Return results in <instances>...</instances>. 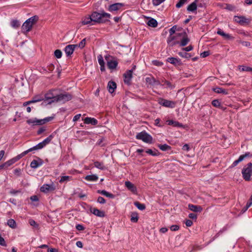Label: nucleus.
Returning a JSON list of instances; mask_svg holds the SVG:
<instances>
[{
	"instance_id": "1",
	"label": "nucleus",
	"mask_w": 252,
	"mask_h": 252,
	"mask_svg": "<svg viewBox=\"0 0 252 252\" xmlns=\"http://www.w3.org/2000/svg\"><path fill=\"white\" fill-rule=\"evenodd\" d=\"M63 97V95L62 94H59L57 90H53L45 94V99L42 104L43 105L50 104L52 102L61 100Z\"/></svg>"
},
{
	"instance_id": "2",
	"label": "nucleus",
	"mask_w": 252,
	"mask_h": 252,
	"mask_svg": "<svg viewBox=\"0 0 252 252\" xmlns=\"http://www.w3.org/2000/svg\"><path fill=\"white\" fill-rule=\"evenodd\" d=\"M93 22L97 23H106L109 21L111 15L106 12L98 13L94 12L91 15Z\"/></svg>"
},
{
	"instance_id": "3",
	"label": "nucleus",
	"mask_w": 252,
	"mask_h": 252,
	"mask_svg": "<svg viewBox=\"0 0 252 252\" xmlns=\"http://www.w3.org/2000/svg\"><path fill=\"white\" fill-rule=\"evenodd\" d=\"M38 17L34 16L27 20L22 26V30L24 32H27L30 31L33 25L38 21Z\"/></svg>"
},
{
	"instance_id": "4",
	"label": "nucleus",
	"mask_w": 252,
	"mask_h": 252,
	"mask_svg": "<svg viewBox=\"0 0 252 252\" xmlns=\"http://www.w3.org/2000/svg\"><path fill=\"white\" fill-rule=\"evenodd\" d=\"M242 176L246 181H250L251 180L252 175V163L249 162L245 165L242 170Z\"/></svg>"
},
{
	"instance_id": "5",
	"label": "nucleus",
	"mask_w": 252,
	"mask_h": 252,
	"mask_svg": "<svg viewBox=\"0 0 252 252\" xmlns=\"http://www.w3.org/2000/svg\"><path fill=\"white\" fill-rule=\"evenodd\" d=\"M53 119V117H47L43 119H37L36 118L29 119L27 123L32 126L42 125Z\"/></svg>"
},
{
	"instance_id": "6",
	"label": "nucleus",
	"mask_w": 252,
	"mask_h": 252,
	"mask_svg": "<svg viewBox=\"0 0 252 252\" xmlns=\"http://www.w3.org/2000/svg\"><path fill=\"white\" fill-rule=\"evenodd\" d=\"M136 138L149 144L152 143L153 141L152 137L145 131L137 133L136 136Z\"/></svg>"
},
{
	"instance_id": "7",
	"label": "nucleus",
	"mask_w": 252,
	"mask_h": 252,
	"mask_svg": "<svg viewBox=\"0 0 252 252\" xmlns=\"http://www.w3.org/2000/svg\"><path fill=\"white\" fill-rule=\"evenodd\" d=\"M26 155H27L26 152H24L21 154L17 156L16 157L10 159V160L7 161L6 162H4L3 165L5 168H7L9 166H11L13 164H14L15 162L17 161L18 160H19L20 158H21L22 157L25 156Z\"/></svg>"
},
{
	"instance_id": "8",
	"label": "nucleus",
	"mask_w": 252,
	"mask_h": 252,
	"mask_svg": "<svg viewBox=\"0 0 252 252\" xmlns=\"http://www.w3.org/2000/svg\"><path fill=\"white\" fill-rule=\"evenodd\" d=\"M135 66L133 67V68L130 70H128L126 71V72L124 74V82L126 84H129L130 82L131 78L132 77V72L133 70L135 69Z\"/></svg>"
},
{
	"instance_id": "9",
	"label": "nucleus",
	"mask_w": 252,
	"mask_h": 252,
	"mask_svg": "<svg viewBox=\"0 0 252 252\" xmlns=\"http://www.w3.org/2000/svg\"><path fill=\"white\" fill-rule=\"evenodd\" d=\"M124 5L125 4L123 3H116L109 5L108 10L112 12L117 11L121 9Z\"/></svg>"
},
{
	"instance_id": "10",
	"label": "nucleus",
	"mask_w": 252,
	"mask_h": 252,
	"mask_svg": "<svg viewBox=\"0 0 252 252\" xmlns=\"http://www.w3.org/2000/svg\"><path fill=\"white\" fill-rule=\"evenodd\" d=\"M77 46V45H68L66 46L64 49V51L67 57H70L73 54L75 48Z\"/></svg>"
},
{
	"instance_id": "11",
	"label": "nucleus",
	"mask_w": 252,
	"mask_h": 252,
	"mask_svg": "<svg viewBox=\"0 0 252 252\" xmlns=\"http://www.w3.org/2000/svg\"><path fill=\"white\" fill-rule=\"evenodd\" d=\"M55 189V188L53 184L50 185L45 184L41 187L40 190L43 192L47 193L54 190Z\"/></svg>"
},
{
	"instance_id": "12",
	"label": "nucleus",
	"mask_w": 252,
	"mask_h": 252,
	"mask_svg": "<svg viewBox=\"0 0 252 252\" xmlns=\"http://www.w3.org/2000/svg\"><path fill=\"white\" fill-rule=\"evenodd\" d=\"M159 103L163 106L169 108H174L176 105V102L173 101L163 99H161Z\"/></svg>"
},
{
	"instance_id": "13",
	"label": "nucleus",
	"mask_w": 252,
	"mask_h": 252,
	"mask_svg": "<svg viewBox=\"0 0 252 252\" xmlns=\"http://www.w3.org/2000/svg\"><path fill=\"white\" fill-rule=\"evenodd\" d=\"M109 57L106 56L105 59L107 61V66L110 69H114L116 68L118 65V62L115 60H109Z\"/></svg>"
},
{
	"instance_id": "14",
	"label": "nucleus",
	"mask_w": 252,
	"mask_h": 252,
	"mask_svg": "<svg viewBox=\"0 0 252 252\" xmlns=\"http://www.w3.org/2000/svg\"><path fill=\"white\" fill-rule=\"evenodd\" d=\"M125 185L126 188L133 193H137V188L130 181H126L125 183Z\"/></svg>"
},
{
	"instance_id": "15",
	"label": "nucleus",
	"mask_w": 252,
	"mask_h": 252,
	"mask_svg": "<svg viewBox=\"0 0 252 252\" xmlns=\"http://www.w3.org/2000/svg\"><path fill=\"white\" fill-rule=\"evenodd\" d=\"M145 80L146 83L151 86H153L154 85H160V82L156 80L153 76L146 77Z\"/></svg>"
},
{
	"instance_id": "16",
	"label": "nucleus",
	"mask_w": 252,
	"mask_h": 252,
	"mask_svg": "<svg viewBox=\"0 0 252 252\" xmlns=\"http://www.w3.org/2000/svg\"><path fill=\"white\" fill-rule=\"evenodd\" d=\"M234 20L235 22L241 25H244L245 24L248 23L247 19L244 16H235L234 17Z\"/></svg>"
},
{
	"instance_id": "17",
	"label": "nucleus",
	"mask_w": 252,
	"mask_h": 252,
	"mask_svg": "<svg viewBox=\"0 0 252 252\" xmlns=\"http://www.w3.org/2000/svg\"><path fill=\"white\" fill-rule=\"evenodd\" d=\"M250 156V153H246L245 154L240 156L237 160H235L233 162V163L231 165V167H234L236 166L239 162L242 161L245 158Z\"/></svg>"
},
{
	"instance_id": "18",
	"label": "nucleus",
	"mask_w": 252,
	"mask_h": 252,
	"mask_svg": "<svg viewBox=\"0 0 252 252\" xmlns=\"http://www.w3.org/2000/svg\"><path fill=\"white\" fill-rule=\"evenodd\" d=\"M90 211L94 215L99 217H104L105 216V213L103 211H101L96 208H92L90 209Z\"/></svg>"
},
{
	"instance_id": "19",
	"label": "nucleus",
	"mask_w": 252,
	"mask_h": 252,
	"mask_svg": "<svg viewBox=\"0 0 252 252\" xmlns=\"http://www.w3.org/2000/svg\"><path fill=\"white\" fill-rule=\"evenodd\" d=\"M86 124H91L92 125H96L98 123L97 120L94 118L86 117L83 120Z\"/></svg>"
},
{
	"instance_id": "20",
	"label": "nucleus",
	"mask_w": 252,
	"mask_h": 252,
	"mask_svg": "<svg viewBox=\"0 0 252 252\" xmlns=\"http://www.w3.org/2000/svg\"><path fill=\"white\" fill-rule=\"evenodd\" d=\"M182 34H184V36L182 40L180 42L181 46H186L189 41V39L188 38L186 32H184L183 33H179L178 35L179 36H181Z\"/></svg>"
},
{
	"instance_id": "21",
	"label": "nucleus",
	"mask_w": 252,
	"mask_h": 252,
	"mask_svg": "<svg viewBox=\"0 0 252 252\" xmlns=\"http://www.w3.org/2000/svg\"><path fill=\"white\" fill-rule=\"evenodd\" d=\"M189 209L194 212H201L202 210V208L200 206L194 205L193 204H189Z\"/></svg>"
},
{
	"instance_id": "22",
	"label": "nucleus",
	"mask_w": 252,
	"mask_h": 252,
	"mask_svg": "<svg viewBox=\"0 0 252 252\" xmlns=\"http://www.w3.org/2000/svg\"><path fill=\"white\" fill-rule=\"evenodd\" d=\"M43 161L40 159L33 160L31 163V167L32 168H36L41 165Z\"/></svg>"
},
{
	"instance_id": "23",
	"label": "nucleus",
	"mask_w": 252,
	"mask_h": 252,
	"mask_svg": "<svg viewBox=\"0 0 252 252\" xmlns=\"http://www.w3.org/2000/svg\"><path fill=\"white\" fill-rule=\"evenodd\" d=\"M117 85L115 82L109 81L108 83L107 88L108 91L110 93H113L115 89L116 88Z\"/></svg>"
},
{
	"instance_id": "24",
	"label": "nucleus",
	"mask_w": 252,
	"mask_h": 252,
	"mask_svg": "<svg viewBox=\"0 0 252 252\" xmlns=\"http://www.w3.org/2000/svg\"><path fill=\"white\" fill-rule=\"evenodd\" d=\"M175 36H173V35H170L168 37L167 42L170 46H173L179 43L178 41H175Z\"/></svg>"
},
{
	"instance_id": "25",
	"label": "nucleus",
	"mask_w": 252,
	"mask_h": 252,
	"mask_svg": "<svg viewBox=\"0 0 252 252\" xmlns=\"http://www.w3.org/2000/svg\"><path fill=\"white\" fill-rule=\"evenodd\" d=\"M198 0H195L194 1L190 4L187 7V10L189 11H194L197 9V1Z\"/></svg>"
},
{
	"instance_id": "26",
	"label": "nucleus",
	"mask_w": 252,
	"mask_h": 252,
	"mask_svg": "<svg viewBox=\"0 0 252 252\" xmlns=\"http://www.w3.org/2000/svg\"><path fill=\"white\" fill-rule=\"evenodd\" d=\"M217 33L221 36H222L224 39H230L232 38L231 36L227 33H225L223 31H222L220 29H219L217 31Z\"/></svg>"
},
{
	"instance_id": "27",
	"label": "nucleus",
	"mask_w": 252,
	"mask_h": 252,
	"mask_svg": "<svg viewBox=\"0 0 252 252\" xmlns=\"http://www.w3.org/2000/svg\"><path fill=\"white\" fill-rule=\"evenodd\" d=\"M167 62L169 63L174 64V65H179L180 64V61L178 59L173 57L168 58L167 60Z\"/></svg>"
},
{
	"instance_id": "28",
	"label": "nucleus",
	"mask_w": 252,
	"mask_h": 252,
	"mask_svg": "<svg viewBox=\"0 0 252 252\" xmlns=\"http://www.w3.org/2000/svg\"><path fill=\"white\" fill-rule=\"evenodd\" d=\"M43 147H44V146H43V144H42V142H40L39 144H38L37 145L34 146L32 148H31L28 149L27 151H25V152H26L27 154L29 152H31L33 150L41 149L43 148Z\"/></svg>"
},
{
	"instance_id": "29",
	"label": "nucleus",
	"mask_w": 252,
	"mask_h": 252,
	"mask_svg": "<svg viewBox=\"0 0 252 252\" xmlns=\"http://www.w3.org/2000/svg\"><path fill=\"white\" fill-rule=\"evenodd\" d=\"M43 147H44V146H43V144H42V142H40L39 144H38L37 145L34 146L32 148H31L28 149L27 151H25V152H26L27 154L29 152H31L33 150L41 149L43 148Z\"/></svg>"
},
{
	"instance_id": "30",
	"label": "nucleus",
	"mask_w": 252,
	"mask_h": 252,
	"mask_svg": "<svg viewBox=\"0 0 252 252\" xmlns=\"http://www.w3.org/2000/svg\"><path fill=\"white\" fill-rule=\"evenodd\" d=\"M98 179V177L96 175H87L85 177V179L88 181H96Z\"/></svg>"
},
{
	"instance_id": "31",
	"label": "nucleus",
	"mask_w": 252,
	"mask_h": 252,
	"mask_svg": "<svg viewBox=\"0 0 252 252\" xmlns=\"http://www.w3.org/2000/svg\"><path fill=\"white\" fill-rule=\"evenodd\" d=\"M97 192L102 195L106 196V197H109L110 198H113L114 197V195L113 194L110 193L105 190H98Z\"/></svg>"
},
{
	"instance_id": "32",
	"label": "nucleus",
	"mask_w": 252,
	"mask_h": 252,
	"mask_svg": "<svg viewBox=\"0 0 252 252\" xmlns=\"http://www.w3.org/2000/svg\"><path fill=\"white\" fill-rule=\"evenodd\" d=\"M94 165L96 168L100 170H104L106 169V167L104 165L102 162H100L97 161L94 162Z\"/></svg>"
},
{
	"instance_id": "33",
	"label": "nucleus",
	"mask_w": 252,
	"mask_h": 252,
	"mask_svg": "<svg viewBox=\"0 0 252 252\" xmlns=\"http://www.w3.org/2000/svg\"><path fill=\"white\" fill-rule=\"evenodd\" d=\"M147 24L149 26H150L153 28H156L158 26V22L155 19L153 18H151L148 21Z\"/></svg>"
},
{
	"instance_id": "34",
	"label": "nucleus",
	"mask_w": 252,
	"mask_h": 252,
	"mask_svg": "<svg viewBox=\"0 0 252 252\" xmlns=\"http://www.w3.org/2000/svg\"><path fill=\"white\" fill-rule=\"evenodd\" d=\"M213 90L215 93L218 94H227V91L221 88L216 87L215 88H214Z\"/></svg>"
},
{
	"instance_id": "35",
	"label": "nucleus",
	"mask_w": 252,
	"mask_h": 252,
	"mask_svg": "<svg viewBox=\"0 0 252 252\" xmlns=\"http://www.w3.org/2000/svg\"><path fill=\"white\" fill-rule=\"evenodd\" d=\"M7 225L12 228H15L16 227V223L13 219H9L7 221Z\"/></svg>"
},
{
	"instance_id": "36",
	"label": "nucleus",
	"mask_w": 252,
	"mask_h": 252,
	"mask_svg": "<svg viewBox=\"0 0 252 252\" xmlns=\"http://www.w3.org/2000/svg\"><path fill=\"white\" fill-rule=\"evenodd\" d=\"M92 22H93V21L92 20L91 15L88 17H85L82 19V23L84 25L90 24Z\"/></svg>"
},
{
	"instance_id": "37",
	"label": "nucleus",
	"mask_w": 252,
	"mask_h": 252,
	"mask_svg": "<svg viewBox=\"0 0 252 252\" xmlns=\"http://www.w3.org/2000/svg\"><path fill=\"white\" fill-rule=\"evenodd\" d=\"M158 147L162 151H165L171 149V147L167 144H159Z\"/></svg>"
},
{
	"instance_id": "38",
	"label": "nucleus",
	"mask_w": 252,
	"mask_h": 252,
	"mask_svg": "<svg viewBox=\"0 0 252 252\" xmlns=\"http://www.w3.org/2000/svg\"><path fill=\"white\" fill-rule=\"evenodd\" d=\"M138 220V214L136 213H132L130 220L133 222H136Z\"/></svg>"
},
{
	"instance_id": "39",
	"label": "nucleus",
	"mask_w": 252,
	"mask_h": 252,
	"mask_svg": "<svg viewBox=\"0 0 252 252\" xmlns=\"http://www.w3.org/2000/svg\"><path fill=\"white\" fill-rule=\"evenodd\" d=\"M72 98V94L69 93L64 92V101H68Z\"/></svg>"
},
{
	"instance_id": "40",
	"label": "nucleus",
	"mask_w": 252,
	"mask_h": 252,
	"mask_svg": "<svg viewBox=\"0 0 252 252\" xmlns=\"http://www.w3.org/2000/svg\"><path fill=\"white\" fill-rule=\"evenodd\" d=\"M134 204L136 206L138 209L140 210H143L145 209V205L143 204H141L138 201H136L134 203Z\"/></svg>"
},
{
	"instance_id": "41",
	"label": "nucleus",
	"mask_w": 252,
	"mask_h": 252,
	"mask_svg": "<svg viewBox=\"0 0 252 252\" xmlns=\"http://www.w3.org/2000/svg\"><path fill=\"white\" fill-rule=\"evenodd\" d=\"M239 69L242 71H252V68L246 66H240Z\"/></svg>"
},
{
	"instance_id": "42",
	"label": "nucleus",
	"mask_w": 252,
	"mask_h": 252,
	"mask_svg": "<svg viewBox=\"0 0 252 252\" xmlns=\"http://www.w3.org/2000/svg\"><path fill=\"white\" fill-rule=\"evenodd\" d=\"M54 56L58 59L61 58L62 52L60 50H56L54 52Z\"/></svg>"
},
{
	"instance_id": "43",
	"label": "nucleus",
	"mask_w": 252,
	"mask_h": 252,
	"mask_svg": "<svg viewBox=\"0 0 252 252\" xmlns=\"http://www.w3.org/2000/svg\"><path fill=\"white\" fill-rule=\"evenodd\" d=\"M187 1V0H179V2L176 4V7L179 8L181 7Z\"/></svg>"
},
{
	"instance_id": "44",
	"label": "nucleus",
	"mask_w": 252,
	"mask_h": 252,
	"mask_svg": "<svg viewBox=\"0 0 252 252\" xmlns=\"http://www.w3.org/2000/svg\"><path fill=\"white\" fill-rule=\"evenodd\" d=\"M179 55L181 57L185 58H189L191 57V56L189 53H187L185 52H179Z\"/></svg>"
},
{
	"instance_id": "45",
	"label": "nucleus",
	"mask_w": 252,
	"mask_h": 252,
	"mask_svg": "<svg viewBox=\"0 0 252 252\" xmlns=\"http://www.w3.org/2000/svg\"><path fill=\"white\" fill-rule=\"evenodd\" d=\"M97 59H98V63H99L100 65H105V63L104 62L103 57H102L101 55H99L97 57Z\"/></svg>"
},
{
	"instance_id": "46",
	"label": "nucleus",
	"mask_w": 252,
	"mask_h": 252,
	"mask_svg": "<svg viewBox=\"0 0 252 252\" xmlns=\"http://www.w3.org/2000/svg\"><path fill=\"white\" fill-rule=\"evenodd\" d=\"M212 104L216 107H219L220 106V103L218 99H215L212 101Z\"/></svg>"
},
{
	"instance_id": "47",
	"label": "nucleus",
	"mask_w": 252,
	"mask_h": 252,
	"mask_svg": "<svg viewBox=\"0 0 252 252\" xmlns=\"http://www.w3.org/2000/svg\"><path fill=\"white\" fill-rule=\"evenodd\" d=\"M29 223L31 226L34 227L35 228L38 229V224L33 220H29Z\"/></svg>"
},
{
	"instance_id": "48",
	"label": "nucleus",
	"mask_w": 252,
	"mask_h": 252,
	"mask_svg": "<svg viewBox=\"0 0 252 252\" xmlns=\"http://www.w3.org/2000/svg\"><path fill=\"white\" fill-rule=\"evenodd\" d=\"M223 8L230 11H233L235 8L234 6L229 4H225Z\"/></svg>"
},
{
	"instance_id": "49",
	"label": "nucleus",
	"mask_w": 252,
	"mask_h": 252,
	"mask_svg": "<svg viewBox=\"0 0 252 252\" xmlns=\"http://www.w3.org/2000/svg\"><path fill=\"white\" fill-rule=\"evenodd\" d=\"M11 26L14 28H17L19 27L20 24L17 20H14L11 22Z\"/></svg>"
},
{
	"instance_id": "50",
	"label": "nucleus",
	"mask_w": 252,
	"mask_h": 252,
	"mask_svg": "<svg viewBox=\"0 0 252 252\" xmlns=\"http://www.w3.org/2000/svg\"><path fill=\"white\" fill-rule=\"evenodd\" d=\"M165 0H153V4L155 6H158L163 2Z\"/></svg>"
},
{
	"instance_id": "51",
	"label": "nucleus",
	"mask_w": 252,
	"mask_h": 252,
	"mask_svg": "<svg viewBox=\"0 0 252 252\" xmlns=\"http://www.w3.org/2000/svg\"><path fill=\"white\" fill-rule=\"evenodd\" d=\"M86 44V39H83L79 43L78 45H77V47H79L81 48H83Z\"/></svg>"
},
{
	"instance_id": "52",
	"label": "nucleus",
	"mask_w": 252,
	"mask_h": 252,
	"mask_svg": "<svg viewBox=\"0 0 252 252\" xmlns=\"http://www.w3.org/2000/svg\"><path fill=\"white\" fill-rule=\"evenodd\" d=\"M176 29H177V26H174L171 29H170V30H169L170 35H172L174 33H175Z\"/></svg>"
},
{
	"instance_id": "53",
	"label": "nucleus",
	"mask_w": 252,
	"mask_h": 252,
	"mask_svg": "<svg viewBox=\"0 0 252 252\" xmlns=\"http://www.w3.org/2000/svg\"><path fill=\"white\" fill-rule=\"evenodd\" d=\"M152 63L154 65L158 66H161L163 65V63L157 60H155L152 62Z\"/></svg>"
},
{
	"instance_id": "54",
	"label": "nucleus",
	"mask_w": 252,
	"mask_h": 252,
	"mask_svg": "<svg viewBox=\"0 0 252 252\" xmlns=\"http://www.w3.org/2000/svg\"><path fill=\"white\" fill-rule=\"evenodd\" d=\"M52 138H53V135H50L49 137H48L47 138H46L43 141H44V143H45V144H48L50 142V141L52 140Z\"/></svg>"
},
{
	"instance_id": "55",
	"label": "nucleus",
	"mask_w": 252,
	"mask_h": 252,
	"mask_svg": "<svg viewBox=\"0 0 252 252\" xmlns=\"http://www.w3.org/2000/svg\"><path fill=\"white\" fill-rule=\"evenodd\" d=\"M97 201L100 204H104L106 202L105 199L101 196L98 197Z\"/></svg>"
},
{
	"instance_id": "56",
	"label": "nucleus",
	"mask_w": 252,
	"mask_h": 252,
	"mask_svg": "<svg viewBox=\"0 0 252 252\" xmlns=\"http://www.w3.org/2000/svg\"><path fill=\"white\" fill-rule=\"evenodd\" d=\"M146 153H147V154H150L151 155L154 156L157 155V154L156 153V152L153 151L152 150H151V149L147 150L146 151Z\"/></svg>"
},
{
	"instance_id": "57",
	"label": "nucleus",
	"mask_w": 252,
	"mask_h": 252,
	"mask_svg": "<svg viewBox=\"0 0 252 252\" xmlns=\"http://www.w3.org/2000/svg\"><path fill=\"white\" fill-rule=\"evenodd\" d=\"M40 100V99H36V100H31V101H27V102L24 103L23 105L24 106H26V105L30 104L31 103L36 102H37V101H39Z\"/></svg>"
},
{
	"instance_id": "58",
	"label": "nucleus",
	"mask_w": 252,
	"mask_h": 252,
	"mask_svg": "<svg viewBox=\"0 0 252 252\" xmlns=\"http://www.w3.org/2000/svg\"><path fill=\"white\" fill-rule=\"evenodd\" d=\"M0 245L3 246H6V244L4 239L0 235Z\"/></svg>"
},
{
	"instance_id": "59",
	"label": "nucleus",
	"mask_w": 252,
	"mask_h": 252,
	"mask_svg": "<svg viewBox=\"0 0 252 252\" xmlns=\"http://www.w3.org/2000/svg\"><path fill=\"white\" fill-rule=\"evenodd\" d=\"M209 55V51H204L203 53H201L200 56L202 58H205Z\"/></svg>"
},
{
	"instance_id": "60",
	"label": "nucleus",
	"mask_w": 252,
	"mask_h": 252,
	"mask_svg": "<svg viewBox=\"0 0 252 252\" xmlns=\"http://www.w3.org/2000/svg\"><path fill=\"white\" fill-rule=\"evenodd\" d=\"M164 84L163 85H166L168 87L170 88L171 89H172L174 87L173 86L169 81L165 80L164 81Z\"/></svg>"
},
{
	"instance_id": "61",
	"label": "nucleus",
	"mask_w": 252,
	"mask_h": 252,
	"mask_svg": "<svg viewBox=\"0 0 252 252\" xmlns=\"http://www.w3.org/2000/svg\"><path fill=\"white\" fill-rule=\"evenodd\" d=\"M76 228L79 231L84 230L85 229V227L82 225L79 224L76 225Z\"/></svg>"
},
{
	"instance_id": "62",
	"label": "nucleus",
	"mask_w": 252,
	"mask_h": 252,
	"mask_svg": "<svg viewBox=\"0 0 252 252\" xmlns=\"http://www.w3.org/2000/svg\"><path fill=\"white\" fill-rule=\"evenodd\" d=\"M179 229V226L177 225H173L171 226L170 229L172 231H176Z\"/></svg>"
},
{
	"instance_id": "63",
	"label": "nucleus",
	"mask_w": 252,
	"mask_h": 252,
	"mask_svg": "<svg viewBox=\"0 0 252 252\" xmlns=\"http://www.w3.org/2000/svg\"><path fill=\"white\" fill-rule=\"evenodd\" d=\"M193 49V47L191 45H189L187 47L183 48V50L185 51H190L192 50Z\"/></svg>"
},
{
	"instance_id": "64",
	"label": "nucleus",
	"mask_w": 252,
	"mask_h": 252,
	"mask_svg": "<svg viewBox=\"0 0 252 252\" xmlns=\"http://www.w3.org/2000/svg\"><path fill=\"white\" fill-rule=\"evenodd\" d=\"M193 224L192 221L190 220H188L186 221V225L187 226H191Z\"/></svg>"
}]
</instances>
